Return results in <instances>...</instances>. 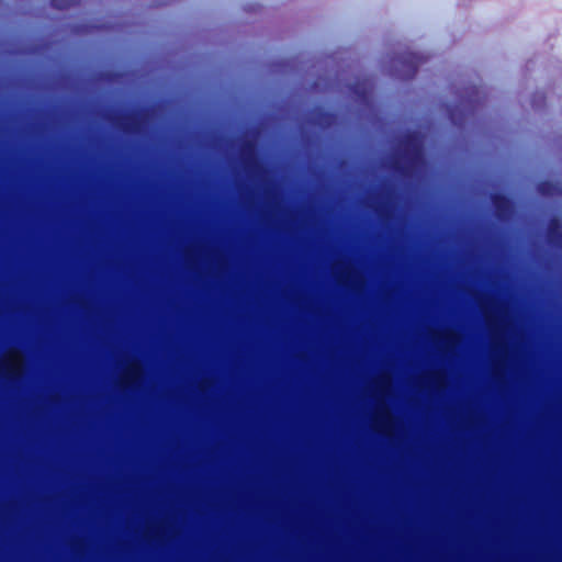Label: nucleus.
Listing matches in <instances>:
<instances>
[{
    "label": "nucleus",
    "mask_w": 562,
    "mask_h": 562,
    "mask_svg": "<svg viewBox=\"0 0 562 562\" xmlns=\"http://www.w3.org/2000/svg\"><path fill=\"white\" fill-rule=\"evenodd\" d=\"M538 192L543 194V195H550L552 193V191L554 190V186L553 183L549 182V181H541L539 184H538Z\"/></svg>",
    "instance_id": "6"
},
{
    "label": "nucleus",
    "mask_w": 562,
    "mask_h": 562,
    "mask_svg": "<svg viewBox=\"0 0 562 562\" xmlns=\"http://www.w3.org/2000/svg\"><path fill=\"white\" fill-rule=\"evenodd\" d=\"M80 2L81 0H50V4L58 10L69 9L78 5Z\"/></svg>",
    "instance_id": "5"
},
{
    "label": "nucleus",
    "mask_w": 562,
    "mask_h": 562,
    "mask_svg": "<svg viewBox=\"0 0 562 562\" xmlns=\"http://www.w3.org/2000/svg\"><path fill=\"white\" fill-rule=\"evenodd\" d=\"M547 236L550 245L562 248V224L557 217L549 221Z\"/></svg>",
    "instance_id": "3"
},
{
    "label": "nucleus",
    "mask_w": 562,
    "mask_h": 562,
    "mask_svg": "<svg viewBox=\"0 0 562 562\" xmlns=\"http://www.w3.org/2000/svg\"><path fill=\"white\" fill-rule=\"evenodd\" d=\"M255 149V145L250 140H247L241 146V153L243 154H249V153H252Z\"/></svg>",
    "instance_id": "7"
},
{
    "label": "nucleus",
    "mask_w": 562,
    "mask_h": 562,
    "mask_svg": "<svg viewBox=\"0 0 562 562\" xmlns=\"http://www.w3.org/2000/svg\"><path fill=\"white\" fill-rule=\"evenodd\" d=\"M401 63L405 67L404 79H413L417 75L420 58L415 54H408L401 60Z\"/></svg>",
    "instance_id": "4"
},
{
    "label": "nucleus",
    "mask_w": 562,
    "mask_h": 562,
    "mask_svg": "<svg viewBox=\"0 0 562 562\" xmlns=\"http://www.w3.org/2000/svg\"><path fill=\"white\" fill-rule=\"evenodd\" d=\"M424 164L423 136L416 132H407L400 140L398 150L391 159V169L404 177H411Z\"/></svg>",
    "instance_id": "1"
},
{
    "label": "nucleus",
    "mask_w": 562,
    "mask_h": 562,
    "mask_svg": "<svg viewBox=\"0 0 562 562\" xmlns=\"http://www.w3.org/2000/svg\"><path fill=\"white\" fill-rule=\"evenodd\" d=\"M491 201L498 218H504L510 213L513 203L506 194L494 193L491 196Z\"/></svg>",
    "instance_id": "2"
}]
</instances>
